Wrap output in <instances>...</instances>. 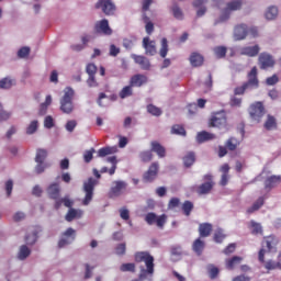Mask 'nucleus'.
<instances>
[{"instance_id": "f257e3e1", "label": "nucleus", "mask_w": 281, "mask_h": 281, "mask_svg": "<svg viewBox=\"0 0 281 281\" xmlns=\"http://www.w3.org/2000/svg\"><path fill=\"white\" fill-rule=\"evenodd\" d=\"M278 245H280V238L276 235H269L263 237L261 241V249L258 252L259 262H265V254H277Z\"/></svg>"}, {"instance_id": "f03ea898", "label": "nucleus", "mask_w": 281, "mask_h": 281, "mask_svg": "<svg viewBox=\"0 0 281 281\" xmlns=\"http://www.w3.org/2000/svg\"><path fill=\"white\" fill-rule=\"evenodd\" d=\"M74 89L66 88L64 90V95L60 99V111L69 115L74 113Z\"/></svg>"}, {"instance_id": "7ed1b4c3", "label": "nucleus", "mask_w": 281, "mask_h": 281, "mask_svg": "<svg viewBox=\"0 0 281 281\" xmlns=\"http://www.w3.org/2000/svg\"><path fill=\"white\" fill-rule=\"evenodd\" d=\"M203 181L205 182L195 188V192L200 196H203V194H210V192H212L214 186L216 184L214 182V176H212V173L204 175Z\"/></svg>"}, {"instance_id": "20e7f679", "label": "nucleus", "mask_w": 281, "mask_h": 281, "mask_svg": "<svg viewBox=\"0 0 281 281\" xmlns=\"http://www.w3.org/2000/svg\"><path fill=\"white\" fill-rule=\"evenodd\" d=\"M243 9V0H233L226 3L224 10H222V14L220 16V21H227L229 16H232V12H237V10Z\"/></svg>"}, {"instance_id": "39448f33", "label": "nucleus", "mask_w": 281, "mask_h": 281, "mask_svg": "<svg viewBox=\"0 0 281 281\" xmlns=\"http://www.w3.org/2000/svg\"><path fill=\"white\" fill-rule=\"evenodd\" d=\"M94 8L97 10H102L105 16H113V14H115V11L117 10L115 3H113V0H98Z\"/></svg>"}, {"instance_id": "423d86ee", "label": "nucleus", "mask_w": 281, "mask_h": 281, "mask_svg": "<svg viewBox=\"0 0 281 281\" xmlns=\"http://www.w3.org/2000/svg\"><path fill=\"white\" fill-rule=\"evenodd\" d=\"M225 124H227V114H225V111L213 113L209 121L211 128H221V126H225Z\"/></svg>"}, {"instance_id": "0eeeda50", "label": "nucleus", "mask_w": 281, "mask_h": 281, "mask_svg": "<svg viewBox=\"0 0 281 281\" xmlns=\"http://www.w3.org/2000/svg\"><path fill=\"white\" fill-rule=\"evenodd\" d=\"M95 179L89 178L87 182L83 183V192L86 196L82 201L83 205H89L93 201V190H95Z\"/></svg>"}, {"instance_id": "6e6552de", "label": "nucleus", "mask_w": 281, "mask_h": 281, "mask_svg": "<svg viewBox=\"0 0 281 281\" xmlns=\"http://www.w3.org/2000/svg\"><path fill=\"white\" fill-rule=\"evenodd\" d=\"M265 113H267V111L265 110V104H262V102H256L250 105L249 115L254 122H260V120L265 117Z\"/></svg>"}, {"instance_id": "1a4fd4ad", "label": "nucleus", "mask_w": 281, "mask_h": 281, "mask_svg": "<svg viewBox=\"0 0 281 281\" xmlns=\"http://www.w3.org/2000/svg\"><path fill=\"white\" fill-rule=\"evenodd\" d=\"M157 175H159V162H153L148 170L143 175V181L145 183H153V181L157 179Z\"/></svg>"}, {"instance_id": "9d476101", "label": "nucleus", "mask_w": 281, "mask_h": 281, "mask_svg": "<svg viewBox=\"0 0 281 281\" xmlns=\"http://www.w3.org/2000/svg\"><path fill=\"white\" fill-rule=\"evenodd\" d=\"M94 32L97 34H103V36H111V34H113V30L109 25V20L106 19L95 22Z\"/></svg>"}, {"instance_id": "9b49d317", "label": "nucleus", "mask_w": 281, "mask_h": 281, "mask_svg": "<svg viewBox=\"0 0 281 281\" xmlns=\"http://www.w3.org/2000/svg\"><path fill=\"white\" fill-rule=\"evenodd\" d=\"M167 218L168 216H166V214L157 216L155 213H147L145 216L147 225H155L156 223L157 227H164V225H166Z\"/></svg>"}, {"instance_id": "f8f14e48", "label": "nucleus", "mask_w": 281, "mask_h": 281, "mask_svg": "<svg viewBox=\"0 0 281 281\" xmlns=\"http://www.w3.org/2000/svg\"><path fill=\"white\" fill-rule=\"evenodd\" d=\"M259 67L260 69H271L272 67H276V59H273L271 54L261 53L259 55Z\"/></svg>"}, {"instance_id": "ddd939ff", "label": "nucleus", "mask_w": 281, "mask_h": 281, "mask_svg": "<svg viewBox=\"0 0 281 281\" xmlns=\"http://www.w3.org/2000/svg\"><path fill=\"white\" fill-rule=\"evenodd\" d=\"M63 236H65V238H61L58 241L59 249H63V247H66V245H70L76 240V231L71 227L67 228Z\"/></svg>"}, {"instance_id": "4468645a", "label": "nucleus", "mask_w": 281, "mask_h": 281, "mask_svg": "<svg viewBox=\"0 0 281 281\" xmlns=\"http://www.w3.org/2000/svg\"><path fill=\"white\" fill-rule=\"evenodd\" d=\"M127 184L124 181H114L113 186L109 191L110 199H114V196H121V194L126 190Z\"/></svg>"}, {"instance_id": "2eb2a0df", "label": "nucleus", "mask_w": 281, "mask_h": 281, "mask_svg": "<svg viewBox=\"0 0 281 281\" xmlns=\"http://www.w3.org/2000/svg\"><path fill=\"white\" fill-rule=\"evenodd\" d=\"M143 48L145 49L146 56L157 55V43L155 41H151L150 37L143 38Z\"/></svg>"}, {"instance_id": "dca6fc26", "label": "nucleus", "mask_w": 281, "mask_h": 281, "mask_svg": "<svg viewBox=\"0 0 281 281\" xmlns=\"http://www.w3.org/2000/svg\"><path fill=\"white\" fill-rule=\"evenodd\" d=\"M132 60L136 63L143 69L144 71H148L150 69V59H148L144 55H137V54H132L131 55Z\"/></svg>"}, {"instance_id": "f3484780", "label": "nucleus", "mask_w": 281, "mask_h": 281, "mask_svg": "<svg viewBox=\"0 0 281 281\" xmlns=\"http://www.w3.org/2000/svg\"><path fill=\"white\" fill-rule=\"evenodd\" d=\"M146 82H148V77L142 74L134 75L130 79L131 87H144Z\"/></svg>"}, {"instance_id": "a211bd4d", "label": "nucleus", "mask_w": 281, "mask_h": 281, "mask_svg": "<svg viewBox=\"0 0 281 281\" xmlns=\"http://www.w3.org/2000/svg\"><path fill=\"white\" fill-rule=\"evenodd\" d=\"M46 192L53 201H58L60 199V184L54 182L47 189Z\"/></svg>"}, {"instance_id": "6ab92c4d", "label": "nucleus", "mask_w": 281, "mask_h": 281, "mask_svg": "<svg viewBox=\"0 0 281 281\" xmlns=\"http://www.w3.org/2000/svg\"><path fill=\"white\" fill-rule=\"evenodd\" d=\"M106 161L109 164H112V167L109 169L108 167H102L100 172L104 175L105 172H109L110 176L115 175V170H117V158L115 156L108 157Z\"/></svg>"}, {"instance_id": "aec40b11", "label": "nucleus", "mask_w": 281, "mask_h": 281, "mask_svg": "<svg viewBox=\"0 0 281 281\" xmlns=\"http://www.w3.org/2000/svg\"><path fill=\"white\" fill-rule=\"evenodd\" d=\"M150 150L151 153H156V155L160 158L164 159L166 157V147H164L159 142L153 140L150 143Z\"/></svg>"}, {"instance_id": "412c9836", "label": "nucleus", "mask_w": 281, "mask_h": 281, "mask_svg": "<svg viewBox=\"0 0 281 281\" xmlns=\"http://www.w3.org/2000/svg\"><path fill=\"white\" fill-rule=\"evenodd\" d=\"M247 87L258 88V68L254 67L248 74Z\"/></svg>"}, {"instance_id": "4be33fe9", "label": "nucleus", "mask_w": 281, "mask_h": 281, "mask_svg": "<svg viewBox=\"0 0 281 281\" xmlns=\"http://www.w3.org/2000/svg\"><path fill=\"white\" fill-rule=\"evenodd\" d=\"M248 229L252 236H262L263 234L262 224L257 223L256 221H250Z\"/></svg>"}, {"instance_id": "5701e85b", "label": "nucleus", "mask_w": 281, "mask_h": 281, "mask_svg": "<svg viewBox=\"0 0 281 281\" xmlns=\"http://www.w3.org/2000/svg\"><path fill=\"white\" fill-rule=\"evenodd\" d=\"M213 226L210 223H202L199 226L200 238H207L212 234Z\"/></svg>"}, {"instance_id": "b1692460", "label": "nucleus", "mask_w": 281, "mask_h": 281, "mask_svg": "<svg viewBox=\"0 0 281 281\" xmlns=\"http://www.w3.org/2000/svg\"><path fill=\"white\" fill-rule=\"evenodd\" d=\"M280 182H281V176H271L266 179L265 188L266 190H272V188H276V186H279Z\"/></svg>"}, {"instance_id": "393cba45", "label": "nucleus", "mask_w": 281, "mask_h": 281, "mask_svg": "<svg viewBox=\"0 0 281 281\" xmlns=\"http://www.w3.org/2000/svg\"><path fill=\"white\" fill-rule=\"evenodd\" d=\"M234 36L236 41H243V38L247 36V25L245 24L237 25L234 30Z\"/></svg>"}, {"instance_id": "a878e982", "label": "nucleus", "mask_w": 281, "mask_h": 281, "mask_svg": "<svg viewBox=\"0 0 281 281\" xmlns=\"http://www.w3.org/2000/svg\"><path fill=\"white\" fill-rule=\"evenodd\" d=\"M243 262V258L238 256H234L231 259H226V269L232 271V269H236V267H240Z\"/></svg>"}, {"instance_id": "bb28decb", "label": "nucleus", "mask_w": 281, "mask_h": 281, "mask_svg": "<svg viewBox=\"0 0 281 281\" xmlns=\"http://www.w3.org/2000/svg\"><path fill=\"white\" fill-rule=\"evenodd\" d=\"M191 67H201L203 66V56L199 53H192L190 58Z\"/></svg>"}, {"instance_id": "cd10ccee", "label": "nucleus", "mask_w": 281, "mask_h": 281, "mask_svg": "<svg viewBox=\"0 0 281 281\" xmlns=\"http://www.w3.org/2000/svg\"><path fill=\"white\" fill-rule=\"evenodd\" d=\"M203 249H205V241L201 238H198L192 244V250L196 254V256H201L203 254Z\"/></svg>"}, {"instance_id": "c85d7f7f", "label": "nucleus", "mask_w": 281, "mask_h": 281, "mask_svg": "<svg viewBox=\"0 0 281 281\" xmlns=\"http://www.w3.org/2000/svg\"><path fill=\"white\" fill-rule=\"evenodd\" d=\"M265 205V196H259L250 207H248L247 212L248 214H254L255 212H258L260 207Z\"/></svg>"}, {"instance_id": "c756f323", "label": "nucleus", "mask_w": 281, "mask_h": 281, "mask_svg": "<svg viewBox=\"0 0 281 281\" xmlns=\"http://www.w3.org/2000/svg\"><path fill=\"white\" fill-rule=\"evenodd\" d=\"M263 127L266 128V131H273L274 128H278V122L276 121V116L268 114Z\"/></svg>"}, {"instance_id": "7c9ffc66", "label": "nucleus", "mask_w": 281, "mask_h": 281, "mask_svg": "<svg viewBox=\"0 0 281 281\" xmlns=\"http://www.w3.org/2000/svg\"><path fill=\"white\" fill-rule=\"evenodd\" d=\"M41 232V228L36 227L32 231L31 234H27L25 236V243L26 245H34L36 240H38V233Z\"/></svg>"}, {"instance_id": "2f4dec72", "label": "nucleus", "mask_w": 281, "mask_h": 281, "mask_svg": "<svg viewBox=\"0 0 281 281\" xmlns=\"http://www.w3.org/2000/svg\"><path fill=\"white\" fill-rule=\"evenodd\" d=\"M225 146L227 150L234 153V150L240 146V140L236 137H231L226 140Z\"/></svg>"}, {"instance_id": "473e14b6", "label": "nucleus", "mask_w": 281, "mask_h": 281, "mask_svg": "<svg viewBox=\"0 0 281 281\" xmlns=\"http://www.w3.org/2000/svg\"><path fill=\"white\" fill-rule=\"evenodd\" d=\"M16 85V81L10 77L0 79V89H12Z\"/></svg>"}, {"instance_id": "72a5a7b5", "label": "nucleus", "mask_w": 281, "mask_h": 281, "mask_svg": "<svg viewBox=\"0 0 281 281\" xmlns=\"http://www.w3.org/2000/svg\"><path fill=\"white\" fill-rule=\"evenodd\" d=\"M80 216H82V211H78L76 209H70L68 211V213L65 216V220L68 223H71V221H74L75 218H80Z\"/></svg>"}, {"instance_id": "f704fd0d", "label": "nucleus", "mask_w": 281, "mask_h": 281, "mask_svg": "<svg viewBox=\"0 0 281 281\" xmlns=\"http://www.w3.org/2000/svg\"><path fill=\"white\" fill-rule=\"evenodd\" d=\"M214 137H216V136L210 132H200L196 135V140L200 144H203V142H210V139H214Z\"/></svg>"}, {"instance_id": "c9c22d12", "label": "nucleus", "mask_w": 281, "mask_h": 281, "mask_svg": "<svg viewBox=\"0 0 281 281\" xmlns=\"http://www.w3.org/2000/svg\"><path fill=\"white\" fill-rule=\"evenodd\" d=\"M143 21L146 24L145 25V31L148 35L153 34V32H155V24L150 21V18H148V15L143 14Z\"/></svg>"}, {"instance_id": "e433bc0d", "label": "nucleus", "mask_w": 281, "mask_h": 281, "mask_svg": "<svg viewBox=\"0 0 281 281\" xmlns=\"http://www.w3.org/2000/svg\"><path fill=\"white\" fill-rule=\"evenodd\" d=\"M195 161H196V156L194 155L193 151L188 153L183 157V164H184L186 168H190V166H193Z\"/></svg>"}, {"instance_id": "4c0bfd02", "label": "nucleus", "mask_w": 281, "mask_h": 281, "mask_svg": "<svg viewBox=\"0 0 281 281\" xmlns=\"http://www.w3.org/2000/svg\"><path fill=\"white\" fill-rule=\"evenodd\" d=\"M131 95H133V86H125L119 93V97L121 98V100H124L126 98H131Z\"/></svg>"}, {"instance_id": "58836bf2", "label": "nucleus", "mask_w": 281, "mask_h": 281, "mask_svg": "<svg viewBox=\"0 0 281 281\" xmlns=\"http://www.w3.org/2000/svg\"><path fill=\"white\" fill-rule=\"evenodd\" d=\"M192 210H194V203L189 200L182 203V212L184 216H190V214H192Z\"/></svg>"}, {"instance_id": "ea45409f", "label": "nucleus", "mask_w": 281, "mask_h": 281, "mask_svg": "<svg viewBox=\"0 0 281 281\" xmlns=\"http://www.w3.org/2000/svg\"><path fill=\"white\" fill-rule=\"evenodd\" d=\"M171 135H180L181 137H186L187 135L186 127L179 124L172 125Z\"/></svg>"}, {"instance_id": "a19ab883", "label": "nucleus", "mask_w": 281, "mask_h": 281, "mask_svg": "<svg viewBox=\"0 0 281 281\" xmlns=\"http://www.w3.org/2000/svg\"><path fill=\"white\" fill-rule=\"evenodd\" d=\"M30 254H32V250H30L26 245H22L20 247L18 258L19 260H25L30 256Z\"/></svg>"}, {"instance_id": "79ce46f5", "label": "nucleus", "mask_w": 281, "mask_h": 281, "mask_svg": "<svg viewBox=\"0 0 281 281\" xmlns=\"http://www.w3.org/2000/svg\"><path fill=\"white\" fill-rule=\"evenodd\" d=\"M45 159H47V150L37 149L36 156H35L36 164H45Z\"/></svg>"}, {"instance_id": "37998d69", "label": "nucleus", "mask_w": 281, "mask_h": 281, "mask_svg": "<svg viewBox=\"0 0 281 281\" xmlns=\"http://www.w3.org/2000/svg\"><path fill=\"white\" fill-rule=\"evenodd\" d=\"M160 43H161V47L159 49V55L161 58H166L168 56V52H169L168 38L164 37Z\"/></svg>"}, {"instance_id": "c03bdc74", "label": "nucleus", "mask_w": 281, "mask_h": 281, "mask_svg": "<svg viewBox=\"0 0 281 281\" xmlns=\"http://www.w3.org/2000/svg\"><path fill=\"white\" fill-rule=\"evenodd\" d=\"M227 236L225 235V232L223 228H217L214 233L213 240L215 243H223Z\"/></svg>"}, {"instance_id": "a18cd8bd", "label": "nucleus", "mask_w": 281, "mask_h": 281, "mask_svg": "<svg viewBox=\"0 0 281 281\" xmlns=\"http://www.w3.org/2000/svg\"><path fill=\"white\" fill-rule=\"evenodd\" d=\"M213 52L216 58H225L227 56V47L225 46H216Z\"/></svg>"}, {"instance_id": "49530a36", "label": "nucleus", "mask_w": 281, "mask_h": 281, "mask_svg": "<svg viewBox=\"0 0 281 281\" xmlns=\"http://www.w3.org/2000/svg\"><path fill=\"white\" fill-rule=\"evenodd\" d=\"M278 16V8L277 7H270L266 11V19L268 21H273Z\"/></svg>"}, {"instance_id": "de8ad7c7", "label": "nucleus", "mask_w": 281, "mask_h": 281, "mask_svg": "<svg viewBox=\"0 0 281 281\" xmlns=\"http://www.w3.org/2000/svg\"><path fill=\"white\" fill-rule=\"evenodd\" d=\"M171 12L175 19H177L178 21H183V11L181 10V8H179L178 4H173V7L171 8Z\"/></svg>"}, {"instance_id": "09e8293b", "label": "nucleus", "mask_w": 281, "mask_h": 281, "mask_svg": "<svg viewBox=\"0 0 281 281\" xmlns=\"http://www.w3.org/2000/svg\"><path fill=\"white\" fill-rule=\"evenodd\" d=\"M147 113H149L150 115H154L155 117H159V115H161L162 111L159 108H157V105H155V104H148Z\"/></svg>"}, {"instance_id": "8fccbe9b", "label": "nucleus", "mask_w": 281, "mask_h": 281, "mask_svg": "<svg viewBox=\"0 0 281 281\" xmlns=\"http://www.w3.org/2000/svg\"><path fill=\"white\" fill-rule=\"evenodd\" d=\"M120 271H122L123 273H126V271H128L130 273H135L136 266L135 263H123L120 267Z\"/></svg>"}, {"instance_id": "3c124183", "label": "nucleus", "mask_w": 281, "mask_h": 281, "mask_svg": "<svg viewBox=\"0 0 281 281\" xmlns=\"http://www.w3.org/2000/svg\"><path fill=\"white\" fill-rule=\"evenodd\" d=\"M258 54H260V46L258 44L247 47V56L254 58L255 56H258Z\"/></svg>"}, {"instance_id": "603ef678", "label": "nucleus", "mask_w": 281, "mask_h": 281, "mask_svg": "<svg viewBox=\"0 0 281 281\" xmlns=\"http://www.w3.org/2000/svg\"><path fill=\"white\" fill-rule=\"evenodd\" d=\"M139 158L144 164H148V161H153V151L145 150L139 154Z\"/></svg>"}, {"instance_id": "864d4df0", "label": "nucleus", "mask_w": 281, "mask_h": 281, "mask_svg": "<svg viewBox=\"0 0 281 281\" xmlns=\"http://www.w3.org/2000/svg\"><path fill=\"white\" fill-rule=\"evenodd\" d=\"M115 149L113 147H102L98 150V157H106L108 155H113Z\"/></svg>"}, {"instance_id": "5fc2aeb1", "label": "nucleus", "mask_w": 281, "mask_h": 281, "mask_svg": "<svg viewBox=\"0 0 281 281\" xmlns=\"http://www.w3.org/2000/svg\"><path fill=\"white\" fill-rule=\"evenodd\" d=\"M218 273H221V271L218 270L217 267L215 266H209V278L211 280H216L218 278Z\"/></svg>"}, {"instance_id": "6e6d98bb", "label": "nucleus", "mask_w": 281, "mask_h": 281, "mask_svg": "<svg viewBox=\"0 0 281 281\" xmlns=\"http://www.w3.org/2000/svg\"><path fill=\"white\" fill-rule=\"evenodd\" d=\"M38 131V121H32L26 128V135H34Z\"/></svg>"}, {"instance_id": "4d7b16f0", "label": "nucleus", "mask_w": 281, "mask_h": 281, "mask_svg": "<svg viewBox=\"0 0 281 281\" xmlns=\"http://www.w3.org/2000/svg\"><path fill=\"white\" fill-rule=\"evenodd\" d=\"M261 265H263L265 269H267V271H274L276 269H278V262L273 261V260H268L265 262H261Z\"/></svg>"}, {"instance_id": "13d9d810", "label": "nucleus", "mask_w": 281, "mask_h": 281, "mask_svg": "<svg viewBox=\"0 0 281 281\" xmlns=\"http://www.w3.org/2000/svg\"><path fill=\"white\" fill-rule=\"evenodd\" d=\"M86 74H88V76H95V74H98V66L93 63L88 64L86 66Z\"/></svg>"}, {"instance_id": "bf43d9fd", "label": "nucleus", "mask_w": 281, "mask_h": 281, "mask_svg": "<svg viewBox=\"0 0 281 281\" xmlns=\"http://www.w3.org/2000/svg\"><path fill=\"white\" fill-rule=\"evenodd\" d=\"M93 153H95L94 148H91L90 150L85 151L83 160L86 164H91V160L93 159Z\"/></svg>"}, {"instance_id": "052dcab7", "label": "nucleus", "mask_w": 281, "mask_h": 281, "mask_svg": "<svg viewBox=\"0 0 281 281\" xmlns=\"http://www.w3.org/2000/svg\"><path fill=\"white\" fill-rule=\"evenodd\" d=\"M30 56V47L24 46L18 50V58H27Z\"/></svg>"}, {"instance_id": "680f3d73", "label": "nucleus", "mask_w": 281, "mask_h": 281, "mask_svg": "<svg viewBox=\"0 0 281 281\" xmlns=\"http://www.w3.org/2000/svg\"><path fill=\"white\" fill-rule=\"evenodd\" d=\"M12 116V113L3 110V108L0 105V122H5L7 120H10Z\"/></svg>"}, {"instance_id": "e2e57ef3", "label": "nucleus", "mask_w": 281, "mask_h": 281, "mask_svg": "<svg viewBox=\"0 0 281 281\" xmlns=\"http://www.w3.org/2000/svg\"><path fill=\"white\" fill-rule=\"evenodd\" d=\"M279 81L280 78H278V75H273L266 79V85H268L269 87H273V85H278Z\"/></svg>"}, {"instance_id": "0e129e2a", "label": "nucleus", "mask_w": 281, "mask_h": 281, "mask_svg": "<svg viewBox=\"0 0 281 281\" xmlns=\"http://www.w3.org/2000/svg\"><path fill=\"white\" fill-rule=\"evenodd\" d=\"M76 126H78V122H76V120H70L66 123V131H68V133H74Z\"/></svg>"}, {"instance_id": "69168bd1", "label": "nucleus", "mask_w": 281, "mask_h": 281, "mask_svg": "<svg viewBox=\"0 0 281 281\" xmlns=\"http://www.w3.org/2000/svg\"><path fill=\"white\" fill-rule=\"evenodd\" d=\"M171 256H177V257L183 256V250L181 249V246H172Z\"/></svg>"}, {"instance_id": "338daca9", "label": "nucleus", "mask_w": 281, "mask_h": 281, "mask_svg": "<svg viewBox=\"0 0 281 281\" xmlns=\"http://www.w3.org/2000/svg\"><path fill=\"white\" fill-rule=\"evenodd\" d=\"M44 126L45 128H54V117L52 116H46L44 120Z\"/></svg>"}, {"instance_id": "774afa93", "label": "nucleus", "mask_w": 281, "mask_h": 281, "mask_svg": "<svg viewBox=\"0 0 281 281\" xmlns=\"http://www.w3.org/2000/svg\"><path fill=\"white\" fill-rule=\"evenodd\" d=\"M124 254H126V244H119L116 246V255L124 256Z\"/></svg>"}]
</instances>
